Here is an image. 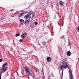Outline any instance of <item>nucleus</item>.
<instances>
[{"mask_svg":"<svg viewBox=\"0 0 79 79\" xmlns=\"http://www.w3.org/2000/svg\"><path fill=\"white\" fill-rule=\"evenodd\" d=\"M6 71V69H2L0 71V73H1L0 74V79H2V73H4L5 71Z\"/></svg>","mask_w":79,"mask_h":79,"instance_id":"obj_1","label":"nucleus"},{"mask_svg":"<svg viewBox=\"0 0 79 79\" xmlns=\"http://www.w3.org/2000/svg\"><path fill=\"white\" fill-rule=\"evenodd\" d=\"M28 74H27V75H30V76H31L33 77H34V73L32 70H31V71H29L28 72Z\"/></svg>","mask_w":79,"mask_h":79,"instance_id":"obj_2","label":"nucleus"},{"mask_svg":"<svg viewBox=\"0 0 79 79\" xmlns=\"http://www.w3.org/2000/svg\"><path fill=\"white\" fill-rule=\"evenodd\" d=\"M69 78L70 79H74V78H73V74H72V72L71 71L70 69H69Z\"/></svg>","mask_w":79,"mask_h":79,"instance_id":"obj_3","label":"nucleus"},{"mask_svg":"<svg viewBox=\"0 0 79 79\" xmlns=\"http://www.w3.org/2000/svg\"><path fill=\"white\" fill-rule=\"evenodd\" d=\"M62 64H63V66L64 67V69L65 68L66 69L68 68V64L66 63L63 62H62Z\"/></svg>","mask_w":79,"mask_h":79,"instance_id":"obj_4","label":"nucleus"},{"mask_svg":"<svg viewBox=\"0 0 79 79\" xmlns=\"http://www.w3.org/2000/svg\"><path fill=\"white\" fill-rule=\"evenodd\" d=\"M46 60L47 61H48V63H50L52 61V57L50 56L48 57L47 58Z\"/></svg>","mask_w":79,"mask_h":79,"instance_id":"obj_5","label":"nucleus"},{"mask_svg":"<svg viewBox=\"0 0 79 79\" xmlns=\"http://www.w3.org/2000/svg\"><path fill=\"white\" fill-rule=\"evenodd\" d=\"M24 69L25 71L27 73V74H29L28 72L29 71V68L27 67H25Z\"/></svg>","mask_w":79,"mask_h":79,"instance_id":"obj_6","label":"nucleus"},{"mask_svg":"<svg viewBox=\"0 0 79 79\" xmlns=\"http://www.w3.org/2000/svg\"><path fill=\"white\" fill-rule=\"evenodd\" d=\"M26 36H27V33H24L23 34L21 35V37L22 39L25 38Z\"/></svg>","mask_w":79,"mask_h":79,"instance_id":"obj_7","label":"nucleus"},{"mask_svg":"<svg viewBox=\"0 0 79 79\" xmlns=\"http://www.w3.org/2000/svg\"><path fill=\"white\" fill-rule=\"evenodd\" d=\"M24 14V13H20L19 14L18 16L20 18H21V17L23 16Z\"/></svg>","mask_w":79,"mask_h":79,"instance_id":"obj_8","label":"nucleus"},{"mask_svg":"<svg viewBox=\"0 0 79 79\" xmlns=\"http://www.w3.org/2000/svg\"><path fill=\"white\" fill-rule=\"evenodd\" d=\"M34 17V14L33 13H31L30 15V17L31 18H33V17Z\"/></svg>","mask_w":79,"mask_h":79,"instance_id":"obj_9","label":"nucleus"},{"mask_svg":"<svg viewBox=\"0 0 79 79\" xmlns=\"http://www.w3.org/2000/svg\"><path fill=\"white\" fill-rule=\"evenodd\" d=\"M67 56H71V52H70V51H68L67 52Z\"/></svg>","mask_w":79,"mask_h":79,"instance_id":"obj_10","label":"nucleus"},{"mask_svg":"<svg viewBox=\"0 0 79 79\" xmlns=\"http://www.w3.org/2000/svg\"><path fill=\"white\" fill-rule=\"evenodd\" d=\"M19 20L20 21V22L21 23V24H23V23H24V21L23 20V19H19Z\"/></svg>","mask_w":79,"mask_h":79,"instance_id":"obj_11","label":"nucleus"},{"mask_svg":"<svg viewBox=\"0 0 79 79\" xmlns=\"http://www.w3.org/2000/svg\"><path fill=\"white\" fill-rule=\"evenodd\" d=\"M60 5L61 6H62L63 5V3L61 1H60Z\"/></svg>","mask_w":79,"mask_h":79,"instance_id":"obj_12","label":"nucleus"},{"mask_svg":"<svg viewBox=\"0 0 79 79\" xmlns=\"http://www.w3.org/2000/svg\"><path fill=\"white\" fill-rule=\"evenodd\" d=\"M28 15V14L27 15L25 16H24V18H25V19H27L28 18V17H29V15Z\"/></svg>","mask_w":79,"mask_h":79,"instance_id":"obj_13","label":"nucleus"},{"mask_svg":"<svg viewBox=\"0 0 79 79\" xmlns=\"http://www.w3.org/2000/svg\"><path fill=\"white\" fill-rule=\"evenodd\" d=\"M7 64H8V63H6L5 64H3L2 65V67H5V66H6V65H7Z\"/></svg>","mask_w":79,"mask_h":79,"instance_id":"obj_14","label":"nucleus"},{"mask_svg":"<svg viewBox=\"0 0 79 79\" xmlns=\"http://www.w3.org/2000/svg\"><path fill=\"white\" fill-rule=\"evenodd\" d=\"M69 46H71V41L69 40Z\"/></svg>","mask_w":79,"mask_h":79,"instance_id":"obj_15","label":"nucleus"},{"mask_svg":"<svg viewBox=\"0 0 79 79\" xmlns=\"http://www.w3.org/2000/svg\"><path fill=\"white\" fill-rule=\"evenodd\" d=\"M63 68H64V67L63 65H61L59 68L60 70H61Z\"/></svg>","mask_w":79,"mask_h":79,"instance_id":"obj_16","label":"nucleus"},{"mask_svg":"<svg viewBox=\"0 0 79 79\" xmlns=\"http://www.w3.org/2000/svg\"><path fill=\"white\" fill-rule=\"evenodd\" d=\"M19 33H17L16 34V37H18V36H19Z\"/></svg>","mask_w":79,"mask_h":79,"instance_id":"obj_17","label":"nucleus"},{"mask_svg":"<svg viewBox=\"0 0 79 79\" xmlns=\"http://www.w3.org/2000/svg\"><path fill=\"white\" fill-rule=\"evenodd\" d=\"M25 23H26V24H28V23H29V21H28L27 20H26Z\"/></svg>","mask_w":79,"mask_h":79,"instance_id":"obj_18","label":"nucleus"},{"mask_svg":"<svg viewBox=\"0 0 79 79\" xmlns=\"http://www.w3.org/2000/svg\"><path fill=\"white\" fill-rule=\"evenodd\" d=\"M38 24V23H37V22H35V25H37Z\"/></svg>","mask_w":79,"mask_h":79,"instance_id":"obj_19","label":"nucleus"},{"mask_svg":"<svg viewBox=\"0 0 79 79\" xmlns=\"http://www.w3.org/2000/svg\"><path fill=\"white\" fill-rule=\"evenodd\" d=\"M77 29H78V32H79V26L78 27H77Z\"/></svg>","mask_w":79,"mask_h":79,"instance_id":"obj_20","label":"nucleus"},{"mask_svg":"<svg viewBox=\"0 0 79 79\" xmlns=\"http://www.w3.org/2000/svg\"><path fill=\"white\" fill-rule=\"evenodd\" d=\"M3 61L2 59H0V62H2Z\"/></svg>","mask_w":79,"mask_h":79,"instance_id":"obj_21","label":"nucleus"},{"mask_svg":"<svg viewBox=\"0 0 79 79\" xmlns=\"http://www.w3.org/2000/svg\"><path fill=\"white\" fill-rule=\"evenodd\" d=\"M14 9H12L11 10H10V11H11L12 12H13V11H14Z\"/></svg>","mask_w":79,"mask_h":79,"instance_id":"obj_22","label":"nucleus"},{"mask_svg":"<svg viewBox=\"0 0 79 79\" xmlns=\"http://www.w3.org/2000/svg\"><path fill=\"white\" fill-rule=\"evenodd\" d=\"M22 41H23V40H22L21 39L19 40V42H22Z\"/></svg>","mask_w":79,"mask_h":79,"instance_id":"obj_23","label":"nucleus"},{"mask_svg":"<svg viewBox=\"0 0 79 79\" xmlns=\"http://www.w3.org/2000/svg\"><path fill=\"white\" fill-rule=\"evenodd\" d=\"M50 77H51V76H49L48 77V79H50Z\"/></svg>","mask_w":79,"mask_h":79,"instance_id":"obj_24","label":"nucleus"},{"mask_svg":"<svg viewBox=\"0 0 79 79\" xmlns=\"http://www.w3.org/2000/svg\"><path fill=\"white\" fill-rule=\"evenodd\" d=\"M47 2H48V3L47 4V5H48V2H49V1H48Z\"/></svg>","mask_w":79,"mask_h":79,"instance_id":"obj_25","label":"nucleus"},{"mask_svg":"<svg viewBox=\"0 0 79 79\" xmlns=\"http://www.w3.org/2000/svg\"><path fill=\"white\" fill-rule=\"evenodd\" d=\"M46 44V42L44 43V44H43V45H45Z\"/></svg>","mask_w":79,"mask_h":79,"instance_id":"obj_26","label":"nucleus"},{"mask_svg":"<svg viewBox=\"0 0 79 79\" xmlns=\"http://www.w3.org/2000/svg\"><path fill=\"white\" fill-rule=\"evenodd\" d=\"M3 17H2V18H1V20H2H2H3Z\"/></svg>","mask_w":79,"mask_h":79,"instance_id":"obj_27","label":"nucleus"},{"mask_svg":"<svg viewBox=\"0 0 79 79\" xmlns=\"http://www.w3.org/2000/svg\"><path fill=\"white\" fill-rule=\"evenodd\" d=\"M29 78H29V77H28V78H29Z\"/></svg>","mask_w":79,"mask_h":79,"instance_id":"obj_28","label":"nucleus"},{"mask_svg":"<svg viewBox=\"0 0 79 79\" xmlns=\"http://www.w3.org/2000/svg\"><path fill=\"white\" fill-rule=\"evenodd\" d=\"M4 18H3V19H4Z\"/></svg>","mask_w":79,"mask_h":79,"instance_id":"obj_29","label":"nucleus"},{"mask_svg":"<svg viewBox=\"0 0 79 79\" xmlns=\"http://www.w3.org/2000/svg\"><path fill=\"white\" fill-rule=\"evenodd\" d=\"M28 79H29V78H28Z\"/></svg>","mask_w":79,"mask_h":79,"instance_id":"obj_30","label":"nucleus"}]
</instances>
